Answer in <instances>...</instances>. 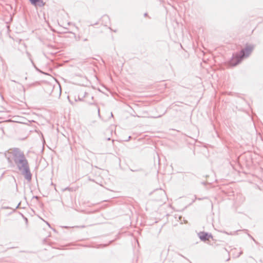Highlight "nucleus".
<instances>
[{"label":"nucleus","instance_id":"obj_2","mask_svg":"<svg viewBox=\"0 0 263 263\" xmlns=\"http://www.w3.org/2000/svg\"><path fill=\"white\" fill-rule=\"evenodd\" d=\"M245 53L243 50H241L240 53L233 55L232 59L229 62L231 66H235L241 61L242 58L245 57Z\"/></svg>","mask_w":263,"mask_h":263},{"label":"nucleus","instance_id":"obj_3","mask_svg":"<svg viewBox=\"0 0 263 263\" xmlns=\"http://www.w3.org/2000/svg\"><path fill=\"white\" fill-rule=\"evenodd\" d=\"M31 3L35 6H40L42 7L44 6L45 3L43 2V0H29Z\"/></svg>","mask_w":263,"mask_h":263},{"label":"nucleus","instance_id":"obj_4","mask_svg":"<svg viewBox=\"0 0 263 263\" xmlns=\"http://www.w3.org/2000/svg\"><path fill=\"white\" fill-rule=\"evenodd\" d=\"M22 174L24 175L25 178L28 180L30 181L31 179V174L29 172V168L26 170H24L22 172Z\"/></svg>","mask_w":263,"mask_h":263},{"label":"nucleus","instance_id":"obj_5","mask_svg":"<svg viewBox=\"0 0 263 263\" xmlns=\"http://www.w3.org/2000/svg\"><path fill=\"white\" fill-rule=\"evenodd\" d=\"M252 50H253L252 46H251V45L246 46L245 48L242 50L245 51V56H248L251 53Z\"/></svg>","mask_w":263,"mask_h":263},{"label":"nucleus","instance_id":"obj_1","mask_svg":"<svg viewBox=\"0 0 263 263\" xmlns=\"http://www.w3.org/2000/svg\"><path fill=\"white\" fill-rule=\"evenodd\" d=\"M14 160L18 169L23 172L29 168L28 162L23 153L16 151L14 153Z\"/></svg>","mask_w":263,"mask_h":263},{"label":"nucleus","instance_id":"obj_6","mask_svg":"<svg viewBox=\"0 0 263 263\" xmlns=\"http://www.w3.org/2000/svg\"><path fill=\"white\" fill-rule=\"evenodd\" d=\"M199 238L203 241H205L206 240H208V235L206 233L201 232L199 234Z\"/></svg>","mask_w":263,"mask_h":263}]
</instances>
